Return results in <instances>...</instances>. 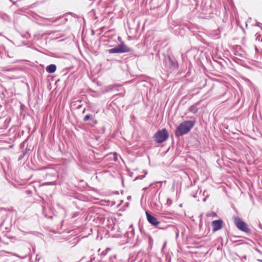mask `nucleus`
Segmentation results:
<instances>
[{"label":"nucleus","instance_id":"f257e3e1","mask_svg":"<svg viewBox=\"0 0 262 262\" xmlns=\"http://www.w3.org/2000/svg\"><path fill=\"white\" fill-rule=\"evenodd\" d=\"M194 124L191 121H185L182 123L178 127L176 132L177 136H182L188 133L193 127Z\"/></svg>","mask_w":262,"mask_h":262},{"label":"nucleus","instance_id":"f03ea898","mask_svg":"<svg viewBox=\"0 0 262 262\" xmlns=\"http://www.w3.org/2000/svg\"><path fill=\"white\" fill-rule=\"evenodd\" d=\"M154 137L157 142L161 143L168 138V134L165 129H163L157 133Z\"/></svg>","mask_w":262,"mask_h":262},{"label":"nucleus","instance_id":"7ed1b4c3","mask_svg":"<svg viewBox=\"0 0 262 262\" xmlns=\"http://www.w3.org/2000/svg\"><path fill=\"white\" fill-rule=\"evenodd\" d=\"M129 51L128 49L124 44H121L116 47L108 50L109 53H123Z\"/></svg>","mask_w":262,"mask_h":262},{"label":"nucleus","instance_id":"20e7f679","mask_svg":"<svg viewBox=\"0 0 262 262\" xmlns=\"http://www.w3.org/2000/svg\"><path fill=\"white\" fill-rule=\"evenodd\" d=\"M234 222L237 227L240 230L245 232L249 231V230L247 227V225L241 219L238 218L235 219Z\"/></svg>","mask_w":262,"mask_h":262},{"label":"nucleus","instance_id":"39448f33","mask_svg":"<svg viewBox=\"0 0 262 262\" xmlns=\"http://www.w3.org/2000/svg\"><path fill=\"white\" fill-rule=\"evenodd\" d=\"M146 214L148 221L154 226H157L159 224V222L158 221L157 219L149 214L147 212H146Z\"/></svg>","mask_w":262,"mask_h":262},{"label":"nucleus","instance_id":"423d86ee","mask_svg":"<svg viewBox=\"0 0 262 262\" xmlns=\"http://www.w3.org/2000/svg\"><path fill=\"white\" fill-rule=\"evenodd\" d=\"M212 226L213 230L214 231H217L222 228V221L221 220H215L212 222Z\"/></svg>","mask_w":262,"mask_h":262},{"label":"nucleus","instance_id":"0eeeda50","mask_svg":"<svg viewBox=\"0 0 262 262\" xmlns=\"http://www.w3.org/2000/svg\"><path fill=\"white\" fill-rule=\"evenodd\" d=\"M56 69V67L55 64H50L49 66L47 67L46 71L47 72L49 73H53L55 72Z\"/></svg>","mask_w":262,"mask_h":262},{"label":"nucleus","instance_id":"6e6552de","mask_svg":"<svg viewBox=\"0 0 262 262\" xmlns=\"http://www.w3.org/2000/svg\"><path fill=\"white\" fill-rule=\"evenodd\" d=\"M190 111L191 112H193V113H195L196 112V108L194 107V106H191L190 108Z\"/></svg>","mask_w":262,"mask_h":262},{"label":"nucleus","instance_id":"1a4fd4ad","mask_svg":"<svg viewBox=\"0 0 262 262\" xmlns=\"http://www.w3.org/2000/svg\"><path fill=\"white\" fill-rule=\"evenodd\" d=\"M90 118V115H86L84 118V121H86Z\"/></svg>","mask_w":262,"mask_h":262},{"label":"nucleus","instance_id":"9d476101","mask_svg":"<svg viewBox=\"0 0 262 262\" xmlns=\"http://www.w3.org/2000/svg\"><path fill=\"white\" fill-rule=\"evenodd\" d=\"M114 159L115 161H116L117 159V154L116 153L114 154Z\"/></svg>","mask_w":262,"mask_h":262}]
</instances>
